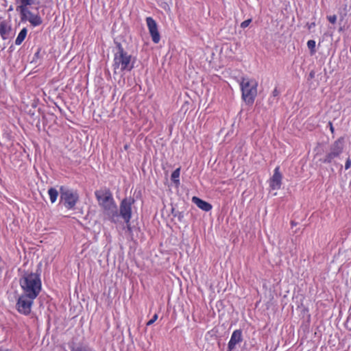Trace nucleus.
Returning <instances> with one entry per match:
<instances>
[{
	"label": "nucleus",
	"mask_w": 351,
	"mask_h": 351,
	"mask_svg": "<svg viewBox=\"0 0 351 351\" xmlns=\"http://www.w3.org/2000/svg\"><path fill=\"white\" fill-rule=\"evenodd\" d=\"M12 32L10 24L5 20L0 22V36L5 40L9 38Z\"/></svg>",
	"instance_id": "obj_13"
},
{
	"label": "nucleus",
	"mask_w": 351,
	"mask_h": 351,
	"mask_svg": "<svg viewBox=\"0 0 351 351\" xmlns=\"http://www.w3.org/2000/svg\"><path fill=\"white\" fill-rule=\"evenodd\" d=\"M307 47L311 51V54H314L315 53V41L313 40H309L307 42Z\"/></svg>",
	"instance_id": "obj_19"
},
{
	"label": "nucleus",
	"mask_w": 351,
	"mask_h": 351,
	"mask_svg": "<svg viewBox=\"0 0 351 351\" xmlns=\"http://www.w3.org/2000/svg\"><path fill=\"white\" fill-rule=\"evenodd\" d=\"M79 199L77 192L70 189L60 188V200L67 209H72L75 207Z\"/></svg>",
	"instance_id": "obj_6"
},
{
	"label": "nucleus",
	"mask_w": 351,
	"mask_h": 351,
	"mask_svg": "<svg viewBox=\"0 0 351 351\" xmlns=\"http://www.w3.org/2000/svg\"><path fill=\"white\" fill-rule=\"evenodd\" d=\"M315 26V23H311L310 24H308V29H311L312 27H314Z\"/></svg>",
	"instance_id": "obj_26"
},
{
	"label": "nucleus",
	"mask_w": 351,
	"mask_h": 351,
	"mask_svg": "<svg viewBox=\"0 0 351 351\" xmlns=\"http://www.w3.org/2000/svg\"><path fill=\"white\" fill-rule=\"evenodd\" d=\"M328 125H329V128H330V130L332 134H334L335 132V128L333 127V125H332V123L331 121H329L328 122Z\"/></svg>",
	"instance_id": "obj_25"
},
{
	"label": "nucleus",
	"mask_w": 351,
	"mask_h": 351,
	"mask_svg": "<svg viewBox=\"0 0 351 351\" xmlns=\"http://www.w3.org/2000/svg\"><path fill=\"white\" fill-rule=\"evenodd\" d=\"M192 202L200 209H202L204 211L208 212L210 211L212 209V205L209 204L208 202L197 197H193Z\"/></svg>",
	"instance_id": "obj_14"
},
{
	"label": "nucleus",
	"mask_w": 351,
	"mask_h": 351,
	"mask_svg": "<svg viewBox=\"0 0 351 351\" xmlns=\"http://www.w3.org/2000/svg\"><path fill=\"white\" fill-rule=\"evenodd\" d=\"M27 28L24 27L23 28L21 32H19V34H18L16 40H15V44L16 45H20L22 44V43L24 41V40L25 39L26 36H27Z\"/></svg>",
	"instance_id": "obj_16"
},
{
	"label": "nucleus",
	"mask_w": 351,
	"mask_h": 351,
	"mask_svg": "<svg viewBox=\"0 0 351 351\" xmlns=\"http://www.w3.org/2000/svg\"><path fill=\"white\" fill-rule=\"evenodd\" d=\"M134 203L133 198H124L120 203L119 213L123 219L128 229H130V219L132 218V206Z\"/></svg>",
	"instance_id": "obj_7"
},
{
	"label": "nucleus",
	"mask_w": 351,
	"mask_h": 351,
	"mask_svg": "<svg viewBox=\"0 0 351 351\" xmlns=\"http://www.w3.org/2000/svg\"><path fill=\"white\" fill-rule=\"evenodd\" d=\"M243 341L242 330L237 329L233 331L231 335L230 339L228 343L227 351H233L236 349L237 346Z\"/></svg>",
	"instance_id": "obj_12"
},
{
	"label": "nucleus",
	"mask_w": 351,
	"mask_h": 351,
	"mask_svg": "<svg viewBox=\"0 0 351 351\" xmlns=\"http://www.w3.org/2000/svg\"><path fill=\"white\" fill-rule=\"evenodd\" d=\"M180 176V168L176 169L171 173V180L175 182H179L178 178Z\"/></svg>",
	"instance_id": "obj_18"
},
{
	"label": "nucleus",
	"mask_w": 351,
	"mask_h": 351,
	"mask_svg": "<svg viewBox=\"0 0 351 351\" xmlns=\"http://www.w3.org/2000/svg\"><path fill=\"white\" fill-rule=\"evenodd\" d=\"M95 195L99 205L106 215L111 218L117 216V205L110 190L96 191Z\"/></svg>",
	"instance_id": "obj_3"
},
{
	"label": "nucleus",
	"mask_w": 351,
	"mask_h": 351,
	"mask_svg": "<svg viewBox=\"0 0 351 351\" xmlns=\"http://www.w3.org/2000/svg\"><path fill=\"white\" fill-rule=\"evenodd\" d=\"M28 12H20L22 21H28L33 27L39 26L43 23V19L38 14H33L29 9Z\"/></svg>",
	"instance_id": "obj_10"
},
{
	"label": "nucleus",
	"mask_w": 351,
	"mask_h": 351,
	"mask_svg": "<svg viewBox=\"0 0 351 351\" xmlns=\"http://www.w3.org/2000/svg\"><path fill=\"white\" fill-rule=\"evenodd\" d=\"M20 285L23 293L37 298L39 295L42 282L39 275L32 272H25L20 279Z\"/></svg>",
	"instance_id": "obj_1"
},
{
	"label": "nucleus",
	"mask_w": 351,
	"mask_h": 351,
	"mask_svg": "<svg viewBox=\"0 0 351 351\" xmlns=\"http://www.w3.org/2000/svg\"><path fill=\"white\" fill-rule=\"evenodd\" d=\"M252 22V19H247L244 21H243L241 23V28H246L247 27L249 26V25L250 24V23Z\"/></svg>",
	"instance_id": "obj_21"
},
{
	"label": "nucleus",
	"mask_w": 351,
	"mask_h": 351,
	"mask_svg": "<svg viewBox=\"0 0 351 351\" xmlns=\"http://www.w3.org/2000/svg\"><path fill=\"white\" fill-rule=\"evenodd\" d=\"M328 21L332 25L337 23V17L335 14L327 16Z\"/></svg>",
	"instance_id": "obj_20"
},
{
	"label": "nucleus",
	"mask_w": 351,
	"mask_h": 351,
	"mask_svg": "<svg viewBox=\"0 0 351 351\" xmlns=\"http://www.w3.org/2000/svg\"><path fill=\"white\" fill-rule=\"evenodd\" d=\"M343 137H340L335 141L330 147V152L326 155L325 158L322 160V162L324 163H331L334 158L339 157L343 149Z\"/></svg>",
	"instance_id": "obj_8"
},
{
	"label": "nucleus",
	"mask_w": 351,
	"mask_h": 351,
	"mask_svg": "<svg viewBox=\"0 0 351 351\" xmlns=\"http://www.w3.org/2000/svg\"><path fill=\"white\" fill-rule=\"evenodd\" d=\"M241 97L247 105H252L257 95L258 82L256 80L243 77L239 82Z\"/></svg>",
	"instance_id": "obj_4"
},
{
	"label": "nucleus",
	"mask_w": 351,
	"mask_h": 351,
	"mask_svg": "<svg viewBox=\"0 0 351 351\" xmlns=\"http://www.w3.org/2000/svg\"><path fill=\"white\" fill-rule=\"evenodd\" d=\"M351 167V159L350 158H348V159L346 161L345 163V169L347 170L350 169Z\"/></svg>",
	"instance_id": "obj_23"
},
{
	"label": "nucleus",
	"mask_w": 351,
	"mask_h": 351,
	"mask_svg": "<svg viewBox=\"0 0 351 351\" xmlns=\"http://www.w3.org/2000/svg\"><path fill=\"white\" fill-rule=\"evenodd\" d=\"M279 94H280L279 90H278L277 88H275L274 89V90L272 91V96L273 97H278L279 95Z\"/></svg>",
	"instance_id": "obj_24"
},
{
	"label": "nucleus",
	"mask_w": 351,
	"mask_h": 351,
	"mask_svg": "<svg viewBox=\"0 0 351 351\" xmlns=\"http://www.w3.org/2000/svg\"><path fill=\"white\" fill-rule=\"evenodd\" d=\"M282 175L280 167L277 166L274 170V174L269 179V186L272 190H279L282 185Z\"/></svg>",
	"instance_id": "obj_11"
},
{
	"label": "nucleus",
	"mask_w": 351,
	"mask_h": 351,
	"mask_svg": "<svg viewBox=\"0 0 351 351\" xmlns=\"http://www.w3.org/2000/svg\"><path fill=\"white\" fill-rule=\"evenodd\" d=\"M20 5L17 7L19 12H28V6L33 3V0H19Z\"/></svg>",
	"instance_id": "obj_15"
},
{
	"label": "nucleus",
	"mask_w": 351,
	"mask_h": 351,
	"mask_svg": "<svg viewBox=\"0 0 351 351\" xmlns=\"http://www.w3.org/2000/svg\"><path fill=\"white\" fill-rule=\"evenodd\" d=\"M158 317V314H154L152 318L147 322V326L153 324L157 320Z\"/></svg>",
	"instance_id": "obj_22"
},
{
	"label": "nucleus",
	"mask_w": 351,
	"mask_h": 351,
	"mask_svg": "<svg viewBox=\"0 0 351 351\" xmlns=\"http://www.w3.org/2000/svg\"><path fill=\"white\" fill-rule=\"evenodd\" d=\"M117 51L114 54L112 68L114 73L117 71L121 72L130 71L134 68V60H132L131 55L125 51L120 43L117 45Z\"/></svg>",
	"instance_id": "obj_2"
},
{
	"label": "nucleus",
	"mask_w": 351,
	"mask_h": 351,
	"mask_svg": "<svg viewBox=\"0 0 351 351\" xmlns=\"http://www.w3.org/2000/svg\"><path fill=\"white\" fill-rule=\"evenodd\" d=\"M36 298L29 295L27 294L22 293L19 296L16 304L18 312L25 315H29L32 311V306L34 303V300Z\"/></svg>",
	"instance_id": "obj_5"
},
{
	"label": "nucleus",
	"mask_w": 351,
	"mask_h": 351,
	"mask_svg": "<svg viewBox=\"0 0 351 351\" xmlns=\"http://www.w3.org/2000/svg\"><path fill=\"white\" fill-rule=\"evenodd\" d=\"M146 23L152 41L156 44L158 43L160 40V36L158 30V25L156 22L152 17L148 16L146 18Z\"/></svg>",
	"instance_id": "obj_9"
},
{
	"label": "nucleus",
	"mask_w": 351,
	"mask_h": 351,
	"mask_svg": "<svg viewBox=\"0 0 351 351\" xmlns=\"http://www.w3.org/2000/svg\"><path fill=\"white\" fill-rule=\"evenodd\" d=\"M48 194L49 196V199L51 203H54L58 198V191L54 188H50L48 190Z\"/></svg>",
	"instance_id": "obj_17"
}]
</instances>
